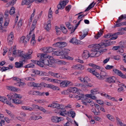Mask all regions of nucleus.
Listing matches in <instances>:
<instances>
[{"instance_id":"obj_58","label":"nucleus","mask_w":126,"mask_h":126,"mask_svg":"<svg viewBox=\"0 0 126 126\" xmlns=\"http://www.w3.org/2000/svg\"><path fill=\"white\" fill-rule=\"evenodd\" d=\"M9 69V68L8 67H6L3 66L1 68L0 70H1L2 72L5 71H6Z\"/></svg>"},{"instance_id":"obj_5","label":"nucleus","mask_w":126,"mask_h":126,"mask_svg":"<svg viewBox=\"0 0 126 126\" xmlns=\"http://www.w3.org/2000/svg\"><path fill=\"white\" fill-rule=\"evenodd\" d=\"M7 99L5 97L1 96H0V101H1L4 103H6L11 107H14V106L9 101H7Z\"/></svg>"},{"instance_id":"obj_35","label":"nucleus","mask_w":126,"mask_h":126,"mask_svg":"<svg viewBox=\"0 0 126 126\" xmlns=\"http://www.w3.org/2000/svg\"><path fill=\"white\" fill-rule=\"evenodd\" d=\"M89 65L92 67L93 69H99L100 67L98 65H96L95 64H94L92 63H90L89 64Z\"/></svg>"},{"instance_id":"obj_56","label":"nucleus","mask_w":126,"mask_h":126,"mask_svg":"<svg viewBox=\"0 0 126 126\" xmlns=\"http://www.w3.org/2000/svg\"><path fill=\"white\" fill-rule=\"evenodd\" d=\"M94 75L96 76L98 79L101 80V75H100L99 73L96 71Z\"/></svg>"},{"instance_id":"obj_17","label":"nucleus","mask_w":126,"mask_h":126,"mask_svg":"<svg viewBox=\"0 0 126 126\" xmlns=\"http://www.w3.org/2000/svg\"><path fill=\"white\" fill-rule=\"evenodd\" d=\"M48 59L50 60L49 66L50 67H53L54 65V63L56 62V60L52 57L50 56H49Z\"/></svg>"},{"instance_id":"obj_49","label":"nucleus","mask_w":126,"mask_h":126,"mask_svg":"<svg viewBox=\"0 0 126 126\" xmlns=\"http://www.w3.org/2000/svg\"><path fill=\"white\" fill-rule=\"evenodd\" d=\"M81 85H81L80 87L81 89H82L84 91H86L88 90L85 83H84V84H81Z\"/></svg>"},{"instance_id":"obj_33","label":"nucleus","mask_w":126,"mask_h":126,"mask_svg":"<svg viewBox=\"0 0 126 126\" xmlns=\"http://www.w3.org/2000/svg\"><path fill=\"white\" fill-rule=\"evenodd\" d=\"M33 87H41L43 85V84H41L42 82L39 83L33 82Z\"/></svg>"},{"instance_id":"obj_38","label":"nucleus","mask_w":126,"mask_h":126,"mask_svg":"<svg viewBox=\"0 0 126 126\" xmlns=\"http://www.w3.org/2000/svg\"><path fill=\"white\" fill-rule=\"evenodd\" d=\"M58 117L57 116H53L51 118V120L52 122L57 123Z\"/></svg>"},{"instance_id":"obj_27","label":"nucleus","mask_w":126,"mask_h":126,"mask_svg":"<svg viewBox=\"0 0 126 126\" xmlns=\"http://www.w3.org/2000/svg\"><path fill=\"white\" fill-rule=\"evenodd\" d=\"M33 73L36 74H37L39 75H41L43 76L45 72L41 71H40L37 70L34 71Z\"/></svg>"},{"instance_id":"obj_57","label":"nucleus","mask_w":126,"mask_h":126,"mask_svg":"<svg viewBox=\"0 0 126 126\" xmlns=\"http://www.w3.org/2000/svg\"><path fill=\"white\" fill-rule=\"evenodd\" d=\"M70 50L68 49H64V53H63L64 54L62 55V56H64V54L66 55L70 51Z\"/></svg>"},{"instance_id":"obj_60","label":"nucleus","mask_w":126,"mask_h":126,"mask_svg":"<svg viewBox=\"0 0 126 126\" xmlns=\"http://www.w3.org/2000/svg\"><path fill=\"white\" fill-rule=\"evenodd\" d=\"M63 58H65L68 60H72L73 59V58L72 57H71L70 56H68L66 55H64L63 56Z\"/></svg>"},{"instance_id":"obj_44","label":"nucleus","mask_w":126,"mask_h":126,"mask_svg":"<svg viewBox=\"0 0 126 126\" xmlns=\"http://www.w3.org/2000/svg\"><path fill=\"white\" fill-rule=\"evenodd\" d=\"M119 46L120 48H125L126 46L124 45V43L123 41H121L119 43Z\"/></svg>"},{"instance_id":"obj_34","label":"nucleus","mask_w":126,"mask_h":126,"mask_svg":"<svg viewBox=\"0 0 126 126\" xmlns=\"http://www.w3.org/2000/svg\"><path fill=\"white\" fill-rule=\"evenodd\" d=\"M94 2V1H93L90 5H89L86 9L84 11V12L88 11L90 9H91L94 7V5L93 3Z\"/></svg>"},{"instance_id":"obj_50","label":"nucleus","mask_w":126,"mask_h":126,"mask_svg":"<svg viewBox=\"0 0 126 126\" xmlns=\"http://www.w3.org/2000/svg\"><path fill=\"white\" fill-rule=\"evenodd\" d=\"M78 90V89L76 87H73L71 89V91L73 93H77Z\"/></svg>"},{"instance_id":"obj_41","label":"nucleus","mask_w":126,"mask_h":126,"mask_svg":"<svg viewBox=\"0 0 126 126\" xmlns=\"http://www.w3.org/2000/svg\"><path fill=\"white\" fill-rule=\"evenodd\" d=\"M54 54L55 55L57 56L61 55H62L63 54H63V52L59 51H58L54 52Z\"/></svg>"},{"instance_id":"obj_15","label":"nucleus","mask_w":126,"mask_h":126,"mask_svg":"<svg viewBox=\"0 0 126 126\" xmlns=\"http://www.w3.org/2000/svg\"><path fill=\"white\" fill-rule=\"evenodd\" d=\"M70 82L68 80H65L62 81L60 83V86L62 87H65L68 86Z\"/></svg>"},{"instance_id":"obj_12","label":"nucleus","mask_w":126,"mask_h":126,"mask_svg":"<svg viewBox=\"0 0 126 126\" xmlns=\"http://www.w3.org/2000/svg\"><path fill=\"white\" fill-rule=\"evenodd\" d=\"M37 22V21L36 20L34 19L33 21V22L32 24V25L30 29V32L29 33V35H31L34 34L33 32V30L35 29L36 27V25Z\"/></svg>"},{"instance_id":"obj_59","label":"nucleus","mask_w":126,"mask_h":126,"mask_svg":"<svg viewBox=\"0 0 126 126\" xmlns=\"http://www.w3.org/2000/svg\"><path fill=\"white\" fill-rule=\"evenodd\" d=\"M51 89L55 90H59L60 89L58 87L55 86V85H52V86Z\"/></svg>"},{"instance_id":"obj_51","label":"nucleus","mask_w":126,"mask_h":126,"mask_svg":"<svg viewBox=\"0 0 126 126\" xmlns=\"http://www.w3.org/2000/svg\"><path fill=\"white\" fill-rule=\"evenodd\" d=\"M62 30L64 33H66L67 32V30L65 27L63 26H61Z\"/></svg>"},{"instance_id":"obj_19","label":"nucleus","mask_w":126,"mask_h":126,"mask_svg":"<svg viewBox=\"0 0 126 126\" xmlns=\"http://www.w3.org/2000/svg\"><path fill=\"white\" fill-rule=\"evenodd\" d=\"M72 68L76 70H81L83 69V67L81 64H79L73 65Z\"/></svg>"},{"instance_id":"obj_62","label":"nucleus","mask_w":126,"mask_h":126,"mask_svg":"<svg viewBox=\"0 0 126 126\" xmlns=\"http://www.w3.org/2000/svg\"><path fill=\"white\" fill-rule=\"evenodd\" d=\"M114 66L112 65H107L105 67V68L107 70L110 69L112 68Z\"/></svg>"},{"instance_id":"obj_47","label":"nucleus","mask_w":126,"mask_h":126,"mask_svg":"<svg viewBox=\"0 0 126 126\" xmlns=\"http://www.w3.org/2000/svg\"><path fill=\"white\" fill-rule=\"evenodd\" d=\"M19 50H16V47H14V48L13 49V54L15 55H16L17 53L18 54V55L19 56V53L18 52V51H17Z\"/></svg>"},{"instance_id":"obj_55","label":"nucleus","mask_w":126,"mask_h":126,"mask_svg":"<svg viewBox=\"0 0 126 126\" xmlns=\"http://www.w3.org/2000/svg\"><path fill=\"white\" fill-rule=\"evenodd\" d=\"M51 8H50L49 10L48 16V17L49 18H51L52 17V11L51 10Z\"/></svg>"},{"instance_id":"obj_36","label":"nucleus","mask_w":126,"mask_h":126,"mask_svg":"<svg viewBox=\"0 0 126 126\" xmlns=\"http://www.w3.org/2000/svg\"><path fill=\"white\" fill-rule=\"evenodd\" d=\"M16 84L19 87L21 88H23L25 85L26 84L25 83L21 82V81L20 82H17L16 83Z\"/></svg>"},{"instance_id":"obj_46","label":"nucleus","mask_w":126,"mask_h":126,"mask_svg":"<svg viewBox=\"0 0 126 126\" xmlns=\"http://www.w3.org/2000/svg\"><path fill=\"white\" fill-rule=\"evenodd\" d=\"M87 70L89 72L93 74V75L94 74V73L96 72L95 70L93 68H88L87 69Z\"/></svg>"},{"instance_id":"obj_1","label":"nucleus","mask_w":126,"mask_h":126,"mask_svg":"<svg viewBox=\"0 0 126 126\" xmlns=\"http://www.w3.org/2000/svg\"><path fill=\"white\" fill-rule=\"evenodd\" d=\"M112 43V42H109L108 40H105L103 41V42L95 44L94 46V49L90 54V57H93L99 56L103 52L107 50L106 49H103L102 48L110 46Z\"/></svg>"},{"instance_id":"obj_28","label":"nucleus","mask_w":126,"mask_h":126,"mask_svg":"<svg viewBox=\"0 0 126 126\" xmlns=\"http://www.w3.org/2000/svg\"><path fill=\"white\" fill-rule=\"evenodd\" d=\"M32 37L31 41V43L32 45H33L35 43V36L34 34L31 35V37Z\"/></svg>"},{"instance_id":"obj_7","label":"nucleus","mask_w":126,"mask_h":126,"mask_svg":"<svg viewBox=\"0 0 126 126\" xmlns=\"http://www.w3.org/2000/svg\"><path fill=\"white\" fill-rule=\"evenodd\" d=\"M48 107H52L54 108H56L58 109H60L61 110L63 109V105L55 103H53L50 105H49Z\"/></svg>"},{"instance_id":"obj_22","label":"nucleus","mask_w":126,"mask_h":126,"mask_svg":"<svg viewBox=\"0 0 126 126\" xmlns=\"http://www.w3.org/2000/svg\"><path fill=\"white\" fill-rule=\"evenodd\" d=\"M90 99L86 98H84L82 100V102L83 105H87V103H89V102H91L90 101Z\"/></svg>"},{"instance_id":"obj_13","label":"nucleus","mask_w":126,"mask_h":126,"mask_svg":"<svg viewBox=\"0 0 126 126\" xmlns=\"http://www.w3.org/2000/svg\"><path fill=\"white\" fill-rule=\"evenodd\" d=\"M39 91L33 90H30L28 92V94L29 95H34L35 96H38Z\"/></svg>"},{"instance_id":"obj_48","label":"nucleus","mask_w":126,"mask_h":126,"mask_svg":"<svg viewBox=\"0 0 126 126\" xmlns=\"http://www.w3.org/2000/svg\"><path fill=\"white\" fill-rule=\"evenodd\" d=\"M34 64L32 63H31L25 66L24 67L26 68H33L34 66Z\"/></svg>"},{"instance_id":"obj_45","label":"nucleus","mask_w":126,"mask_h":126,"mask_svg":"<svg viewBox=\"0 0 126 126\" xmlns=\"http://www.w3.org/2000/svg\"><path fill=\"white\" fill-rule=\"evenodd\" d=\"M42 11H41L39 15H37L35 16L34 19L36 20L37 21V20L41 17V16L42 15Z\"/></svg>"},{"instance_id":"obj_42","label":"nucleus","mask_w":126,"mask_h":126,"mask_svg":"<svg viewBox=\"0 0 126 126\" xmlns=\"http://www.w3.org/2000/svg\"><path fill=\"white\" fill-rule=\"evenodd\" d=\"M107 117L110 120L114 122V119L113 117L110 114H108L106 115Z\"/></svg>"},{"instance_id":"obj_3","label":"nucleus","mask_w":126,"mask_h":126,"mask_svg":"<svg viewBox=\"0 0 126 126\" xmlns=\"http://www.w3.org/2000/svg\"><path fill=\"white\" fill-rule=\"evenodd\" d=\"M18 52L19 53V57L21 60L23 61H25L26 60H29L32 58V54L33 51L32 49H29L28 52L26 53H24L23 51L18 50Z\"/></svg>"},{"instance_id":"obj_18","label":"nucleus","mask_w":126,"mask_h":126,"mask_svg":"<svg viewBox=\"0 0 126 126\" xmlns=\"http://www.w3.org/2000/svg\"><path fill=\"white\" fill-rule=\"evenodd\" d=\"M16 62L15 63V67L17 68H20L23 67V61Z\"/></svg>"},{"instance_id":"obj_53","label":"nucleus","mask_w":126,"mask_h":126,"mask_svg":"<svg viewBox=\"0 0 126 126\" xmlns=\"http://www.w3.org/2000/svg\"><path fill=\"white\" fill-rule=\"evenodd\" d=\"M87 34L88 32H84L82 35L80 36V39L81 40H82L87 35Z\"/></svg>"},{"instance_id":"obj_11","label":"nucleus","mask_w":126,"mask_h":126,"mask_svg":"<svg viewBox=\"0 0 126 126\" xmlns=\"http://www.w3.org/2000/svg\"><path fill=\"white\" fill-rule=\"evenodd\" d=\"M116 78L114 76L108 77L105 79V81L109 83H113L115 82Z\"/></svg>"},{"instance_id":"obj_63","label":"nucleus","mask_w":126,"mask_h":126,"mask_svg":"<svg viewBox=\"0 0 126 126\" xmlns=\"http://www.w3.org/2000/svg\"><path fill=\"white\" fill-rule=\"evenodd\" d=\"M84 83H85L87 88L91 87L93 86V85L91 83H88L87 82Z\"/></svg>"},{"instance_id":"obj_14","label":"nucleus","mask_w":126,"mask_h":126,"mask_svg":"<svg viewBox=\"0 0 126 126\" xmlns=\"http://www.w3.org/2000/svg\"><path fill=\"white\" fill-rule=\"evenodd\" d=\"M82 56L83 58L84 59H87L89 57H90L89 52L87 50H85L83 51Z\"/></svg>"},{"instance_id":"obj_24","label":"nucleus","mask_w":126,"mask_h":126,"mask_svg":"<svg viewBox=\"0 0 126 126\" xmlns=\"http://www.w3.org/2000/svg\"><path fill=\"white\" fill-rule=\"evenodd\" d=\"M21 108L25 110L31 111L33 110V108L29 106H24L22 107Z\"/></svg>"},{"instance_id":"obj_64","label":"nucleus","mask_w":126,"mask_h":126,"mask_svg":"<svg viewBox=\"0 0 126 126\" xmlns=\"http://www.w3.org/2000/svg\"><path fill=\"white\" fill-rule=\"evenodd\" d=\"M62 110H63V111L61 112L60 113V114L62 116H65L66 114V113H65L66 110L63 108V109Z\"/></svg>"},{"instance_id":"obj_29","label":"nucleus","mask_w":126,"mask_h":126,"mask_svg":"<svg viewBox=\"0 0 126 126\" xmlns=\"http://www.w3.org/2000/svg\"><path fill=\"white\" fill-rule=\"evenodd\" d=\"M5 111L10 117L13 118H14L15 116L14 115L11 111L6 109L5 110Z\"/></svg>"},{"instance_id":"obj_37","label":"nucleus","mask_w":126,"mask_h":126,"mask_svg":"<svg viewBox=\"0 0 126 126\" xmlns=\"http://www.w3.org/2000/svg\"><path fill=\"white\" fill-rule=\"evenodd\" d=\"M42 84H43V86L44 87H46L48 88H50L51 89L52 84H47L45 83L42 82Z\"/></svg>"},{"instance_id":"obj_30","label":"nucleus","mask_w":126,"mask_h":126,"mask_svg":"<svg viewBox=\"0 0 126 126\" xmlns=\"http://www.w3.org/2000/svg\"><path fill=\"white\" fill-rule=\"evenodd\" d=\"M103 32V31L101 30H100L99 32H98V34L94 36L95 38L96 39H98L102 35Z\"/></svg>"},{"instance_id":"obj_9","label":"nucleus","mask_w":126,"mask_h":126,"mask_svg":"<svg viewBox=\"0 0 126 126\" xmlns=\"http://www.w3.org/2000/svg\"><path fill=\"white\" fill-rule=\"evenodd\" d=\"M8 12L6 10L5 13V23L4 24V26H7L8 25L9 21V19L8 18Z\"/></svg>"},{"instance_id":"obj_31","label":"nucleus","mask_w":126,"mask_h":126,"mask_svg":"<svg viewBox=\"0 0 126 126\" xmlns=\"http://www.w3.org/2000/svg\"><path fill=\"white\" fill-rule=\"evenodd\" d=\"M0 17V30L3 28L2 24L3 23V16L2 14H1Z\"/></svg>"},{"instance_id":"obj_52","label":"nucleus","mask_w":126,"mask_h":126,"mask_svg":"<svg viewBox=\"0 0 126 126\" xmlns=\"http://www.w3.org/2000/svg\"><path fill=\"white\" fill-rule=\"evenodd\" d=\"M91 93L92 94H95L98 93V91L95 89H93L91 91Z\"/></svg>"},{"instance_id":"obj_4","label":"nucleus","mask_w":126,"mask_h":126,"mask_svg":"<svg viewBox=\"0 0 126 126\" xmlns=\"http://www.w3.org/2000/svg\"><path fill=\"white\" fill-rule=\"evenodd\" d=\"M39 56L40 57V60L42 62V63H43L45 65L49 66V60L47 59H48L49 56L45 53L39 54L38 55L37 57H39Z\"/></svg>"},{"instance_id":"obj_23","label":"nucleus","mask_w":126,"mask_h":126,"mask_svg":"<svg viewBox=\"0 0 126 126\" xmlns=\"http://www.w3.org/2000/svg\"><path fill=\"white\" fill-rule=\"evenodd\" d=\"M115 33H112V35H111V37H112L110 38V39H109V40H108L109 42H110V40H115L118 37V36H117V35H115ZM105 40H104L102 42H103V41ZM111 42H112V43L110 45H112L113 43V41Z\"/></svg>"},{"instance_id":"obj_8","label":"nucleus","mask_w":126,"mask_h":126,"mask_svg":"<svg viewBox=\"0 0 126 126\" xmlns=\"http://www.w3.org/2000/svg\"><path fill=\"white\" fill-rule=\"evenodd\" d=\"M14 38L13 33V32H11L7 38V42L9 45L11 46L13 44Z\"/></svg>"},{"instance_id":"obj_40","label":"nucleus","mask_w":126,"mask_h":126,"mask_svg":"<svg viewBox=\"0 0 126 126\" xmlns=\"http://www.w3.org/2000/svg\"><path fill=\"white\" fill-rule=\"evenodd\" d=\"M53 49L51 47H48L46 48L44 50H46V52H50L53 51Z\"/></svg>"},{"instance_id":"obj_20","label":"nucleus","mask_w":126,"mask_h":126,"mask_svg":"<svg viewBox=\"0 0 126 126\" xmlns=\"http://www.w3.org/2000/svg\"><path fill=\"white\" fill-rule=\"evenodd\" d=\"M101 80H103L104 79H106L108 77L107 74L105 72L102 71L101 73Z\"/></svg>"},{"instance_id":"obj_54","label":"nucleus","mask_w":126,"mask_h":126,"mask_svg":"<svg viewBox=\"0 0 126 126\" xmlns=\"http://www.w3.org/2000/svg\"><path fill=\"white\" fill-rule=\"evenodd\" d=\"M13 79L14 80H16L17 82H20L21 80V79L16 77H13Z\"/></svg>"},{"instance_id":"obj_61","label":"nucleus","mask_w":126,"mask_h":126,"mask_svg":"<svg viewBox=\"0 0 126 126\" xmlns=\"http://www.w3.org/2000/svg\"><path fill=\"white\" fill-rule=\"evenodd\" d=\"M8 89L13 91H15L17 90V89L16 88L12 86L9 87Z\"/></svg>"},{"instance_id":"obj_21","label":"nucleus","mask_w":126,"mask_h":126,"mask_svg":"<svg viewBox=\"0 0 126 126\" xmlns=\"http://www.w3.org/2000/svg\"><path fill=\"white\" fill-rule=\"evenodd\" d=\"M44 27L46 30L47 31H48L51 29V22L50 20L48 21L47 25L46 26L45 25Z\"/></svg>"},{"instance_id":"obj_2","label":"nucleus","mask_w":126,"mask_h":126,"mask_svg":"<svg viewBox=\"0 0 126 126\" xmlns=\"http://www.w3.org/2000/svg\"><path fill=\"white\" fill-rule=\"evenodd\" d=\"M7 96L9 100H11L13 103L17 104L21 103V101L18 99L21 98V96L19 94H17L15 93L11 94H8Z\"/></svg>"},{"instance_id":"obj_10","label":"nucleus","mask_w":126,"mask_h":126,"mask_svg":"<svg viewBox=\"0 0 126 126\" xmlns=\"http://www.w3.org/2000/svg\"><path fill=\"white\" fill-rule=\"evenodd\" d=\"M69 42L74 45H79L82 44L83 43L80 41L78 40L75 38H72L69 41Z\"/></svg>"},{"instance_id":"obj_26","label":"nucleus","mask_w":126,"mask_h":126,"mask_svg":"<svg viewBox=\"0 0 126 126\" xmlns=\"http://www.w3.org/2000/svg\"><path fill=\"white\" fill-rule=\"evenodd\" d=\"M116 74L120 77L124 79H126V76L121 71L119 70Z\"/></svg>"},{"instance_id":"obj_16","label":"nucleus","mask_w":126,"mask_h":126,"mask_svg":"<svg viewBox=\"0 0 126 126\" xmlns=\"http://www.w3.org/2000/svg\"><path fill=\"white\" fill-rule=\"evenodd\" d=\"M34 1V0H22L21 4L22 5L25 4L28 5L30 4Z\"/></svg>"},{"instance_id":"obj_6","label":"nucleus","mask_w":126,"mask_h":126,"mask_svg":"<svg viewBox=\"0 0 126 126\" xmlns=\"http://www.w3.org/2000/svg\"><path fill=\"white\" fill-rule=\"evenodd\" d=\"M67 45L66 43L63 42H58L53 45L54 47H57L61 48L66 46Z\"/></svg>"},{"instance_id":"obj_39","label":"nucleus","mask_w":126,"mask_h":126,"mask_svg":"<svg viewBox=\"0 0 126 126\" xmlns=\"http://www.w3.org/2000/svg\"><path fill=\"white\" fill-rule=\"evenodd\" d=\"M15 9L14 7L13 6L11 7L9 12V13L10 15H13L15 13Z\"/></svg>"},{"instance_id":"obj_43","label":"nucleus","mask_w":126,"mask_h":126,"mask_svg":"<svg viewBox=\"0 0 126 126\" xmlns=\"http://www.w3.org/2000/svg\"><path fill=\"white\" fill-rule=\"evenodd\" d=\"M56 62L57 63L59 64H65L66 63L65 61H63L60 60H57Z\"/></svg>"},{"instance_id":"obj_25","label":"nucleus","mask_w":126,"mask_h":126,"mask_svg":"<svg viewBox=\"0 0 126 126\" xmlns=\"http://www.w3.org/2000/svg\"><path fill=\"white\" fill-rule=\"evenodd\" d=\"M117 23L114 26V27H117L122 26L124 25H126V21L125 22H121Z\"/></svg>"},{"instance_id":"obj_32","label":"nucleus","mask_w":126,"mask_h":126,"mask_svg":"<svg viewBox=\"0 0 126 126\" xmlns=\"http://www.w3.org/2000/svg\"><path fill=\"white\" fill-rule=\"evenodd\" d=\"M31 35H29V34L27 35L26 37H25V38L24 40V44H26V43L29 41V40L31 38Z\"/></svg>"}]
</instances>
